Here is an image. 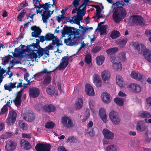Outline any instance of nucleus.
Returning a JSON list of instances; mask_svg holds the SVG:
<instances>
[{
  "mask_svg": "<svg viewBox=\"0 0 151 151\" xmlns=\"http://www.w3.org/2000/svg\"><path fill=\"white\" fill-rule=\"evenodd\" d=\"M89 107L93 113H95V102L93 99H90L89 100L88 102Z\"/></svg>",
  "mask_w": 151,
  "mask_h": 151,
  "instance_id": "nucleus-35",
  "label": "nucleus"
},
{
  "mask_svg": "<svg viewBox=\"0 0 151 151\" xmlns=\"http://www.w3.org/2000/svg\"><path fill=\"white\" fill-rule=\"evenodd\" d=\"M51 80L50 75H48L45 78L43 81V84L45 85L49 84Z\"/></svg>",
  "mask_w": 151,
  "mask_h": 151,
  "instance_id": "nucleus-50",
  "label": "nucleus"
},
{
  "mask_svg": "<svg viewBox=\"0 0 151 151\" xmlns=\"http://www.w3.org/2000/svg\"><path fill=\"white\" fill-rule=\"evenodd\" d=\"M90 114V113L89 110L88 109H87L85 112L84 118L82 120V122H84L86 120H87Z\"/></svg>",
  "mask_w": 151,
  "mask_h": 151,
  "instance_id": "nucleus-52",
  "label": "nucleus"
},
{
  "mask_svg": "<svg viewBox=\"0 0 151 151\" xmlns=\"http://www.w3.org/2000/svg\"><path fill=\"white\" fill-rule=\"evenodd\" d=\"M35 149L37 151H50L51 146L48 144L38 143L36 145Z\"/></svg>",
  "mask_w": 151,
  "mask_h": 151,
  "instance_id": "nucleus-12",
  "label": "nucleus"
},
{
  "mask_svg": "<svg viewBox=\"0 0 151 151\" xmlns=\"http://www.w3.org/2000/svg\"><path fill=\"white\" fill-rule=\"evenodd\" d=\"M112 67L115 70L117 71H120L122 69V65L120 62H118L117 63H114V65H112Z\"/></svg>",
  "mask_w": 151,
  "mask_h": 151,
  "instance_id": "nucleus-38",
  "label": "nucleus"
},
{
  "mask_svg": "<svg viewBox=\"0 0 151 151\" xmlns=\"http://www.w3.org/2000/svg\"><path fill=\"white\" fill-rule=\"evenodd\" d=\"M118 149L117 145H111L107 147V151H116Z\"/></svg>",
  "mask_w": 151,
  "mask_h": 151,
  "instance_id": "nucleus-42",
  "label": "nucleus"
},
{
  "mask_svg": "<svg viewBox=\"0 0 151 151\" xmlns=\"http://www.w3.org/2000/svg\"><path fill=\"white\" fill-rule=\"evenodd\" d=\"M29 92V96L33 98H35L38 97L40 93L39 89L38 88L36 87L30 88Z\"/></svg>",
  "mask_w": 151,
  "mask_h": 151,
  "instance_id": "nucleus-18",
  "label": "nucleus"
},
{
  "mask_svg": "<svg viewBox=\"0 0 151 151\" xmlns=\"http://www.w3.org/2000/svg\"><path fill=\"white\" fill-rule=\"evenodd\" d=\"M46 92L47 94L49 95H53L55 92V87L52 86H48L46 89Z\"/></svg>",
  "mask_w": 151,
  "mask_h": 151,
  "instance_id": "nucleus-34",
  "label": "nucleus"
},
{
  "mask_svg": "<svg viewBox=\"0 0 151 151\" xmlns=\"http://www.w3.org/2000/svg\"><path fill=\"white\" fill-rule=\"evenodd\" d=\"M101 99L106 104L111 102V99L109 94L106 92H103L101 95Z\"/></svg>",
  "mask_w": 151,
  "mask_h": 151,
  "instance_id": "nucleus-26",
  "label": "nucleus"
},
{
  "mask_svg": "<svg viewBox=\"0 0 151 151\" xmlns=\"http://www.w3.org/2000/svg\"><path fill=\"white\" fill-rule=\"evenodd\" d=\"M101 75L102 79L104 81H108L111 77L110 72L106 70H105L101 72Z\"/></svg>",
  "mask_w": 151,
  "mask_h": 151,
  "instance_id": "nucleus-28",
  "label": "nucleus"
},
{
  "mask_svg": "<svg viewBox=\"0 0 151 151\" xmlns=\"http://www.w3.org/2000/svg\"><path fill=\"white\" fill-rule=\"evenodd\" d=\"M79 29H73V31L76 32V31L78 32V36L82 40L84 38V35L86 31L88 30V28L86 27H83L79 25Z\"/></svg>",
  "mask_w": 151,
  "mask_h": 151,
  "instance_id": "nucleus-14",
  "label": "nucleus"
},
{
  "mask_svg": "<svg viewBox=\"0 0 151 151\" xmlns=\"http://www.w3.org/2000/svg\"><path fill=\"white\" fill-rule=\"evenodd\" d=\"M36 43H33L27 46L25 49H24V45H21L20 47L21 49L17 47L15 49L14 51L17 55L19 57L23 56V54L26 52H30L31 56L35 60L37 58H40L43 55L45 54L47 55H49V50L46 47L44 49L42 48L39 45L40 41L38 39H36Z\"/></svg>",
  "mask_w": 151,
  "mask_h": 151,
  "instance_id": "nucleus-1",
  "label": "nucleus"
},
{
  "mask_svg": "<svg viewBox=\"0 0 151 151\" xmlns=\"http://www.w3.org/2000/svg\"><path fill=\"white\" fill-rule=\"evenodd\" d=\"M129 21L132 24H136L138 25L142 26L145 24L143 18L138 15H133L131 16Z\"/></svg>",
  "mask_w": 151,
  "mask_h": 151,
  "instance_id": "nucleus-9",
  "label": "nucleus"
},
{
  "mask_svg": "<svg viewBox=\"0 0 151 151\" xmlns=\"http://www.w3.org/2000/svg\"><path fill=\"white\" fill-rule=\"evenodd\" d=\"M105 59L103 55H100L96 58L97 64L99 65H101L103 63Z\"/></svg>",
  "mask_w": 151,
  "mask_h": 151,
  "instance_id": "nucleus-37",
  "label": "nucleus"
},
{
  "mask_svg": "<svg viewBox=\"0 0 151 151\" xmlns=\"http://www.w3.org/2000/svg\"><path fill=\"white\" fill-rule=\"evenodd\" d=\"M42 73H39L34 75V77L37 80H39L38 79V78H40L42 76Z\"/></svg>",
  "mask_w": 151,
  "mask_h": 151,
  "instance_id": "nucleus-63",
  "label": "nucleus"
},
{
  "mask_svg": "<svg viewBox=\"0 0 151 151\" xmlns=\"http://www.w3.org/2000/svg\"><path fill=\"white\" fill-rule=\"evenodd\" d=\"M55 124L52 122H49L46 123L45 126L46 128L49 129H52L55 126Z\"/></svg>",
  "mask_w": 151,
  "mask_h": 151,
  "instance_id": "nucleus-46",
  "label": "nucleus"
},
{
  "mask_svg": "<svg viewBox=\"0 0 151 151\" xmlns=\"http://www.w3.org/2000/svg\"><path fill=\"white\" fill-rule=\"evenodd\" d=\"M139 115L140 117L142 118H150L151 117L150 114L145 111H139Z\"/></svg>",
  "mask_w": 151,
  "mask_h": 151,
  "instance_id": "nucleus-33",
  "label": "nucleus"
},
{
  "mask_svg": "<svg viewBox=\"0 0 151 151\" xmlns=\"http://www.w3.org/2000/svg\"><path fill=\"white\" fill-rule=\"evenodd\" d=\"M13 133L11 132H7L4 133L2 135V137L3 139H7L12 136Z\"/></svg>",
  "mask_w": 151,
  "mask_h": 151,
  "instance_id": "nucleus-51",
  "label": "nucleus"
},
{
  "mask_svg": "<svg viewBox=\"0 0 151 151\" xmlns=\"http://www.w3.org/2000/svg\"><path fill=\"white\" fill-rule=\"evenodd\" d=\"M116 82L117 84L120 88L124 86L125 84L122 77L119 75H117L116 77Z\"/></svg>",
  "mask_w": 151,
  "mask_h": 151,
  "instance_id": "nucleus-31",
  "label": "nucleus"
},
{
  "mask_svg": "<svg viewBox=\"0 0 151 151\" xmlns=\"http://www.w3.org/2000/svg\"><path fill=\"white\" fill-rule=\"evenodd\" d=\"M109 117L113 124L118 125L120 124V117L116 112L114 111L111 112L109 114Z\"/></svg>",
  "mask_w": 151,
  "mask_h": 151,
  "instance_id": "nucleus-10",
  "label": "nucleus"
},
{
  "mask_svg": "<svg viewBox=\"0 0 151 151\" xmlns=\"http://www.w3.org/2000/svg\"><path fill=\"white\" fill-rule=\"evenodd\" d=\"M119 56L121 59L124 61L126 59L125 53L124 52H122L120 53Z\"/></svg>",
  "mask_w": 151,
  "mask_h": 151,
  "instance_id": "nucleus-60",
  "label": "nucleus"
},
{
  "mask_svg": "<svg viewBox=\"0 0 151 151\" xmlns=\"http://www.w3.org/2000/svg\"><path fill=\"white\" fill-rule=\"evenodd\" d=\"M23 12L22 11L20 13V14L18 15L17 18L20 21H22L23 17L24 16V14L26 12L25 10H23Z\"/></svg>",
  "mask_w": 151,
  "mask_h": 151,
  "instance_id": "nucleus-58",
  "label": "nucleus"
},
{
  "mask_svg": "<svg viewBox=\"0 0 151 151\" xmlns=\"http://www.w3.org/2000/svg\"><path fill=\"white\" fill-rule=\"evenodd\" d=\"M145 35L148 36L150 37L149 39V41L151 42V30L148 29L146 30L145 32Z\"/></svg>",
  "mask_w": 151,
  "mask_h": 151,
  "instance_id": "nucleus-59",
  "label": "nucleus"
},
{
  "mask_svg": "<svg viewBox=\"0 0 151 151\" xmlns=\"http://www.w3.org/2000/svg\"><path fill=\"white\" fill-rule=\"evenodd\" d=\"M83 106V99L81 98L77 99L75 101L74 107L76 109L79 110L81 109Z\"/></svg>",
  "mask_w": 151,
  "mask_h": 151,
  "instance_id": "nucleus-27",
  "label": "nucleus"
},
{
  "mask_svg": "<svg viewBox=\"0 0 151 151\" xmlns=\"http://www.w3.org/2000/svg\"><path fill=\"white\" fill-rule=\"evenodd\" d=\"M45 36L46 41L50 40L52 41L56 37L54 35V34L50 33L47 34Z\"/></svg>",
  "mask_w": 151,
  "mask_h": 151,
  "instance_id": "nucleus-47",
  "label": "nucleus"
},
{
  "mask_svg": "<svg viewBox=\"0 0 151 151\" xmlns=\"http://www.w3.org/2000/svg\"><path fill=\"white\" fill-rule=\"evenodd\" d=\"M120 36V33L119 32L114 30L112 31L110 35V37L113 39H115Z\"/></svg>",
  "mask_w": 151,
  "mask_h": 151,
  "instance_id": "nucleus-44",
  "label": "nucleus"
},
{
  "mask_svg": "<svg viewBox=\"0 0 151 151\" xmlns=\"http://www.w3.org/2000/svg\"><path fill=\"white\" fill-rule=\"evenodd\" d=\"M85 91L87 95L91 96L94 95L95 92L92 86L89 84H86L85 85Z\"/></svg>",
  "mask_w": 151,
  "mask_h": 151,
  "instance_id": "nucleus-24",
  "label": "nucleus"
},
{
  "mask_svg": "<svg viewBox=\"0 0 151 151\" xmlns=\"http://www.w3.org/2000/svg\"><path fill=\"white\" fill-rule=\"evenodd\" d=\"M80 0H74L73 3V4L75 8H77L78 6L79 5V2Z\"/></svg>",
  "mask_w": 151,
  "mask_h": 151,
  "instance_id": "nucleus-61",
  "label": "nucleus"
},
{
  "mask_svg": "<svg viewBox=\"0 0 151 151\" xmlns=\"http://www.w3.org/2000/svg\"><path fill=\"white\" fill-rule=\"evenodd\" d=\"M150 133V134L148 130L146 131L145 133V137L147 141H150L151 139Z\"/></svg>",
  "mask_w": 151,
  "mask_h": 151,
  "instance_id": "nucleus-56",
  "label": "nucleus"
},
{
  "mask_svg": "<svg viewBox=\"0 0 151 151\" xmlns=\"http://www.w3.org/2000/svg\"><path fill=\"white\" fill-rule=\"evenodd\" d=\"M24 89L23 88L18 93L17 96L15 99L13 101L15 105L17 107H19L21 104V96L22 93Z\"/></svg>",
  "mask_w": 151,
  "mask_h": 151,
  "instance_id": "nucleus-19",
  "label": "nucleus"
},
{
  "mask_svg": "<svg viewBox=\"0 0 151 151\" xmlns=\"http://www.w3.org/2000/svg\"><path fill=\"white\" fill-rule=\"evenodd\" d=\"M131 76L135 80L143 82L145 80L144 76L138 72L132 71L130 74Z\"/></svg>",
  "mask_w": 151,
  "mask_h": 151,
  "instance_id": "nucleus-15",
  "label": "nucleus"
},
{
  "mask_svg": "<svg viewBox=\"0 0 151 151\" xmlns=\"http://www.w3.org/2000/svg\"><path fill=\"white\" fill-rule=\"evenodd\" d=\"M127 41V39L126 38L120 40L119 45L121 47H123L126 45Z\"/></svg>",
  "mask_w": 151,
  "mask_h": 151,
  "instance_id": "nucleus-53",
  "label": "nucleus"
},
{
  "mask_svg": "<svg viewBox=\"0 0 151 151\" xmlns=\"http://www.w3.org/2000/svg\"><path fill=\"white\" fill-rule=\"evenodd\" d=\"M101 47L99 46H93L92 49L91 51L93 53H96L101 50Z\"/></svg>",
  "mask_w": 151,
  "mask_h": 151,
  "instance_id": "nucleus-57",
  "label": "nucleus"
},
{
  "mask_svg": "<svg viewBox=\"0 0 151 151\" xmlns=\"http://www.w3.org/2000/svg\"><path fill=\"white\" fill-rule=\"evenodd\" d=\"M17 114L15 111L12 110L9 111L8 117L6 120V122L8 125H12L15 122Z\"/></svg>",
  "mask_w": 151,
  "mask_h": 151,
  "instance_id": "nucleus-11",
  "label": "nucleus"
},
{
  "mask_svg": "<svg viewBox=\"0 0 151 151\" xmlns=\"http://www.w3.org/2000/svg\"><path fill=\"white\" fill-rule=\"evenodd\" d=\"M130 45L137 50L139 54L143 53L145 59L151 63V51L146 48L145 45L137 42H132Z\"/></svg>",
  "mask_w": 151,
  "mask_h": 151,
  "instance_id": "nucleus-5",
  "label": "nucleus"
},
{
  "mask_svg": "<svg viewBox=\"0 0 151 151\" xmlns=\"http://www.w3.org/2000/svg\"><path fill=\"white\" fill-rule=\"evenodd\" d=\"M77 139L74 136H71L69 137L66 140V142L70 143H74L76 142Z\"/></svg>",
  "mask_w": 151,
  "mask_h": 151,
  "instance_id": "nucleus-48",
  "label": "nucleus"
},
{
  "mask_svg": "<svg viewBox=\"0 0 151 151\" xmlns=\"http://www.w3.org/2000/svg\"><path fill=\"white\" fill-rule=\"evenodd\" d=\"M91 55L89 53L86 55L85 59V61L87 64H89L91 62Z\"/></svg>",
  "mask_w": 151,
  "mask_h": 151,
  "instance_id": "nucleus-49",
  "label": "nucleus"
},
{
  "mask_svg": "<svg viewBox=\"0 0 151 151\" xmlns=\"http://www.w3.org/2000/svg\"><path fill=\"white\" fill-rule=\"evenodd\" d=\"M31 29L33 31L31 33V35L35 37H39L42 32L41 29L39 27L36 26L32 27Z\"/></svg>",
  "mask_w": 151,
  "mask_h": 151,
  "instance_id": "nucleus-20",
  "label": "nucleus"
},
{
  "mask_svg": "<svg viewBox=\"0 0 151 151\" xmlns=\"http://www.w3.org/2000/svg\"><path fill=\"white\" fill-rule=\"evenodd\" d=\"M10 59V57H6L5 58H3L2 59V60H4V64H3L4 65H5L6 63H8L9 61V60Z\"/></svg>",
  "mask_w": 151,
  "mask_h": 151,
  "instance_id": "nucleus-62",
  "label": "nucleus"
},
{
  "mask_svg": "<svg viewBox=\"0 0 151 151\" xmlns=\"http://www.w3.org/2000/svg\"><path fill=\"white\" fill-rule=\"evenodd\" d=\"M20 128L23 130H26L27 128V125L24 122L20 120L18 122Z\"/></svg>",
  "mask_w": 151,
  "mask_h": 151,
  "instance_id": "nucleus-45",
  "label": "nucleus"
},
{
  "mask_svg": "<svg viewBox=\"0 0 151 151\" xmlns=\"http://www.w3.org/2000/svg\"><path fill=\"white\" fill-rule=\"evenodd\" d=\"M21 147L27 150H29L32 148L30 143L27 141L23 139H21L20 141Z\"/></svg>",
  "mask_w": 151,
  "mask_h": 151,
  "instance_id": "nucleus-25",
  "label": "nucleus"
},
{
  "mask_svg": "<svg viewBox=\"0 0 151 151\" xmlns=\"http://www.w3.org/2000/svg\"><path fill=\"white\" fill-rule=\"evenodd\" d=\"M43 109L45 111L47 112H53L55 110V108L52 105L47 104L44 106Z\"/></svg>",
  "mask_w": 151,
  "mask_h": 151,
  "instance_id": "nucleus-32",
  "label": "nucleus"
},
{
  "mask_svg": "<svg viewBox=\"0 0 151 151\" xmlns=\"http://www.w3.org/2000/svg\"><path fill=\"white\" fill-rule=\"evenodd\" d=\"M118 51V48L117 47H115L107 50L106 52L109 55H111L117 52Z\"/></svg>",
  "mask_w": 151,
  "mask_h": 151,
  "instance_id": "nucleus-40",
  "label": "nucleus"
},
{
  "mask_svg": "<svg viewBox=\"0 0 151 151\" xmlns=\"http://www.w3.org/2000/svg\"><path fill=\"white\" fill-rule=\"evenodd\" d=\"M61 122L63 126L67 128L73 127L75 125L73 121L69 117L64 116L61 119Z\"/></svg>",
  "mask_w": 151,
  "mask_h": 151,
  "instance_id": "nucleus-8",
  "label": "nucleus"
},
{
  "mask_svg": "<svg viewBox=\"0 0 151 151\" xmlns=\"http://www.w3.org/2000/svg\"><path fill=\"white\" fill-rule=\"evenodd\" d=\"M22 116L23 119L29 122H33L35 119V114L30 110H27L23 111L22 113Z\"/></svg>",
  "mask_w": 151,
  "mask_h": 151,
  "instance_id": "nucleus-7",
  "label": "nucleus"
},
{
  "mask_svg": "<svg viewBox=\"0 0 151 151\" xmlns=\"http://www.w3.org/2000/svg\"><path fill=\"white\" fill-rule=\"evenodd\" d=\"M32 0L34 7L31 10V12L32 13L35 10L37 14H41L43 22L47 24V20L53 14L54 9H51V7L49 3L42 5L40 4L39 0Z\"/></svg>",
  "mask_w": 151,
  "mask_h": 151,
  "instance_id": "nucleus-2",
  "label": "nucleus"
},
{
  "mask_svg": "<svg viewBox=\"0 0 151 151\" xmlns=\"http://www.w3.org/2000/svg\"><path fill=\"white\" fill-rule=\"evenodd\" d=\"M65 17L63 15H59L58 16H56V19L58 23H60L61 21H62L65 18Z\"/></svg>",
  "mask_w": 151,
  "mask_h": 151,
  "instance_id": "nucleus-55",
  "label": "nucleus"
},
{
  "mask_svg": "<svg viewBox=\"0 0 151 151\" xmlns=\"http://www.w3.org/2000/svg\"><path fill=\"white\" fill-rule=\"evenodd\" d=\"M27 3L25 2H23L19 6V11L20 10L22 9L23 7L27 6Z\"/></svg>",
  "mask_w": 151,
  "mask_h": 151,
  "instance_id": "nucleus-64",
  "label": "nucleus"
},
{
  "mask_svg": "<svg viewBox=\"0 0 151 151\" xmlns=\"http://www.w3.org/2000/svg\"><path fill=\"white\" fill-rule=\"evenodd\" d=\"M93 81L96 87H100L101 86L102 81L99 75L94 74L93 76Z\"/></svg>",
  "mask_w": 151,
  "mask_h": 151,
  "instance_id": "nucleus-21",
  "label": "nucleus"
},
{
  "mask_svg": "<svg viewBox=\"0 0 151 151\" xmlns=\"http://www.w3.org/2000/svg\"><path fill=\"white\" fill-rule=\"evenodd\" d=\"M86 134L89 136L93 135V129L92 128H87L86 129Z\"/></svg>",
  "mask_w": 151,
  "mask_h": 151,
  "instance_id": "nucleus-54",
  "label": "nucleus"
},
{
  "mask_svg": "<svg viewBox=\"0 0 151 151\" xmlns=\"http://www.w3.org/2000/svg\"><path fill=\"white\" fill-rule=\"evenodd\" d=\"M17 144L14 141L11 140L7 142L5 146L6 151H13L16 148Z\"/></svg>",
  "mask_w": 151,
  "mask_h": 151,
  "instance_id": "nucleus-17",
  "label": "nucleus"
},
{
  "mask_svg": "<svg viewBox=\"0 0 151 151\" xmlns=\"http://www.w3.org/2000/svg\"><path fill=\"white\" fill-rule=\"evenodd\" d=\"M52 43L53 45H56L57 47H59L63 45L62 41L59 40L56 36L53 40Z\"/></svg>",
  "mask_w": 151,
  "mask_h": 151,
  "instance_id": "nucleus-36",
  "label": "nucleus"
},
{
  "mask_svg": "<svg viewBox=\"0 0 151 151\" xmlns=\"http://www.w3.org/2000/svg\"><path fill=\"white\" fill-rule=\"evenodd\" d=\"M102 133L104 137L107 139H112L114 137V133L107 129H104Z\"/></svg>",
  "mask_w": 151,
  "mask_h": 151,
  "instance_id": "nucleus-22",
  "label": "nucleus"
},
{
  "mask_svg": "<svg viewBox=\"0 0 151 151\" xmlns=\"http://www.w3.org/2000/svg\"><path fill=\"white\" fill-rule=\"evenodd\" d=\"M99 114L103 122L104 123H106L107 121V116L105 109L104 108H101L99 110Z\"/></svg>",
  "mask_w": 151,
  "mask_h": 151,
  "instance_id": "nucleus-29",
  "label": "nucleus"
},
{
  "mask_svg": "<svg viewBox=\"0 0 151 151\" xmlns=\"http://www.w3.org/2000/svg\"><path fill=\"white\" fill-rule=\"evenodd\" d=\"M110 60L113 63V65H114L115 63H116L118 62H121L120 58L115 55L112 56L111 57Z\"/></svg>",
  "mask_w": 151,
  "mask_h": 151,
  "instance_id": "nucleus-41",
  "label": "nucleus"
},
{
  "mask_svg": "<svg viewBox=\"0 0 151 151\" xmlns=\"http://www.w3.org/2000/svg\"><path fill=\"white\" fill-rule=\"evenodd\" d=\"M136 128L138 131L143 132L145 131L147 127L145 125V123L143 121H140L137 123Z\"/></svg>",
  "mask_w": 151,
  "mask_h": 151,
  "instance_id": "nucleus-23",
  "label": "nucleus"
},
{
  "mask_svg": "<svg viewBox=\"0 0 151 151\" xmlns=\"http://www.w3.org/2000/svg\"><path fill=\"white\" fill-rule=\"evenodd\" d=\"M17 83V82H13V83L10 82L9 83L6 84L4 86V89L9 91H12L13 88L16 87V85Z\"/></svg>",
  "mask_w": 151,
  "mask_h": 151,
  "instance_id": "nucleus-30",
  "label": "nucleus"
},
{
  "mask_svg": "<svg viewBox=\"0 0 151 151\" xmlns=\"http://www.w3.org/2000/svg\"><path fill=\"white\" fill-rule=\"evenodd\" d=\"M127 88L131 91L137 93H140L142 90L141 86L136 83L129 84Z\"/></svg>",
  "mask_w": 151,
  "mask_h": 151,
  "instance_id": "nucleus-13",
  "label": "nucleus"
},
{
  "mask_svg": "<svg viewBox=\"0 0 151 151\" xmlns=\"http://www.w3.org/2000/svg\"><path fill=\"white\" fill-rule=\"evenodd\" d=\"M108 27L107 25H102L99 27V30L101 32V35H104L106 34V30Z\"/></svg>",
  "mask_w": 151,
  "mask_h": 151,
  "instance_id": "nucleus-39",
  "label": "nucleus"
},
{
  "mask_svg": "<svg viewBox=\"0 0 151 151\" xmlns=\"http://www.w3.org/2000/svg\"><path fill=\"white\" fill-rule=\"evenodd\" d=\"M68 59L67 57H63L61 60L60 63L56 68L59 70H62L64 69L68 64Z\"/></svg>",
  "mask_w": 151,
  "mask_h": 151,
  "instance_id": "nucleus-16",
  "label": "nucleus"
},
{
  "mask_svg": "<svg viewBox=\"0 0 151 151\" xmlns=\"http://www.w3.org/2000/svg\"><path fill=\"white\" fill-rule=\"evenodd\" d=\"M129 0H124L116 2V5L118 7L121 8L115 9L114 12L113 18L115 22H119L125 17L126 14V10L122 8V6L127 4L129 2Z\"/></svg>",
  "mask_w": 151,
  "mask_h": 151,
  "instance_id": "nucleus-4",
  "label": "nucleus"
},
{
  "mask_svg": "<svg viewBox=\"0 0 151 151\" xmlns=\"http://www.w3.org/2000/svg\"><path fill=\"white\" fill-rule=\"evenodd\" d=\"M83 6V8L85 7V5L83 4L80 6L77 12V15L76 16H74L69 20V22L71 23L76 24L79 25H80V22L81 21L84 15L83 10H81V9Z\"/></svg>",
  "mask_w": 151,
  "mask_h": 151,
  "instance_id": "nucleus-6",
  "label": "nucleus"
},
{
  "mask_svg": "<svg viewBox=\"0 0 151 151\" xmlns=\"http://www.w3.org/2000/svg\"><path fill=\"white\" fill-rule=\"evenodd\" d=\"M114 102L118 105L122 106L123 105L124 101L122 98H116L114 99Z\"/></svg>",
  "mask_w": 151,
  "mask_h": 151,
  "instance_id": "nucleus-43",
  "label": "nucleus"
},
{
  "mask_svg": "<svg viewBox=\"0 0 151 151\" xmlns=\"http://www.w3.org/2000/svg\"><path fill=\"white\" fill-rule=\"evenodd\" d=\"M75 32L73 31L68 27H64L61 30V38L64 37L66 35H68V38L65 39L64 42L68 45L73 46L78 45L79 42L82 41L78 36V32Z\"/></svg>",
  "mask_w": 151,
  "mask_h": 151,
  "instance_id": "nucleus-3",
  "label": "nucleus"
}]
</instances>
